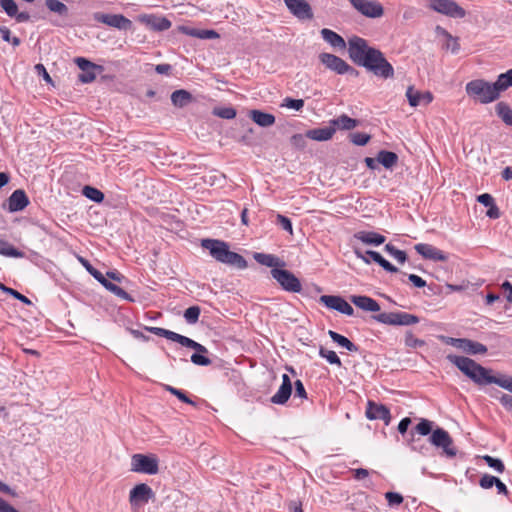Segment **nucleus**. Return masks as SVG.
I'll list each match as a JSON object with an SVG mask.
<instances>
[{"label":"nucleus","mask_w":512,"mask_h":512,"mask_svg":"<svg viewBox=\"0 0 512 512\" xmlns=\"http://www.w3.org/2000/svg\"><path fill=\"white\" fill-rule=\"evenodd\" d=\"M447 360L477 385H488L495 381L494 376L491 375V370L483 367L471 358L449 354L447 355Z\"/></svg>","instance_id":"nucleus-1"},{"label":"nucleus","mask_w":512,"mask_h":512,"mask_svg":"<svg viewBox=\"0 0 512 512\" xmlns=\"http://www.w3.org/2000/svg\"><path fill=\"white\" fill-rule=\"evenodd\" d=\"M414 431L422 436L431 434L429 438L430 443L437 448H441L446 457L453 458L457 455V449L453 446V439L449 433L440 427L432 430L431 421L421 419L415 426Z\"/></svg>","instance_id":"nucleus-2"},{"label":"nucleus","mask_w":512,"mask_h":512,"mask_svg":"<svg viewBox=\"0 0 512 512\" xmlns=\"http://www.w3.org/2000/svg\"><path fill=\"white\" fill-rule=\"evenodd\" d=\"M202 247L209 250L211 256L224 264L234 266L238 269H245L247 261L240 254L230 251L226 242L215 239H203Z\"/></svg>","instance_id":"nucleus-3"},{"label":"nucleus","mask_w":512,"mask_h":512,"mask_svg":"<svg viewBox=\"0 0 512 512\" xmlns=\"http://www.w3.org/2000/svg\"><path fill=\"white\" fill-rule=\"evenodd\" d=\"M465 90L468 96L482 104L491 103L499 97L495 83H490L482 79L468 82L465 86Z\"/></svg>","instance_id":"nucleus-4"},{"label":"nucleus","mask_w":512,"mask_h":512,"mask_svg":"<svg viewBox=\"0 0 512 512\" xmlns=\"http://www.w3.org/2000/svg\"><path fill=\"white\" fill-rule=\"evenodd\" d=\"M362 66L372 71L376 76L388 79L393 78L394 68L378 49H373L362 62Z\"/></svg>","instance_id":"nucleus-5"},{"label":"nucleus","mask_w":512,"mask_h":512,"mask_svg":"<svg viewBox=\"0 0 512 512\" xmlns=\"http://www.w3.org/2000/svg\"><path fill=\"white\" fill-rule=\"evenodd\" d=\"M146 329L157 336L164 337L173 342H177L184 347L194 349L195 351L198 352L208 353L207 348L202 344L194 341L191 338L178 334L174 331L160 327H146Z\"/></svg>","instance_id":"nucleus-6"},{"label":"nucleus","mask_w":512,"mask_h":512,"mask_svg":"<svg viewBox=\"0 0 512 512\" xmlns=\"http://www.w3.org/2000/svg\"><path fill=\"white\" fill-rule=\"evenodd\" d=\"M79 260L87 272L99 283H101L109 292L123 300L133 301V298L125 290L110 282L99 270L94 268L88 260L82 257L79 258Z\"/></svg>","instance_id":"nucleus-7"},{"label":"nucleus","mask_w":512,"mask_h":512,"mask_svg":"<svg viewBox=\"0 0 512 512\" xmlns=\"http://www.w3.org/2000/svg\"><path fill=\"white\" fill-rule=\"evenodd\" d=\"M381 324L392 326H410L420 322L418 316L407 312H383L373 316Z\"/></svg>","instance_id":"nucleus-8"},{"label":"nucleus","mask_w":512,"mask_h":512,"mask_svg":"<svg viewBox=\"0 0 512 512\" xmlns=\"http://www.w3.org/2000/svg\"><path fill=\"white\" fill-rule=\"evenodd\" d=\"M320 62L329 70L339 74H349L353 76L358 75V71L354 69L352 66H350L346 61H344L342 58L330 54V53H321L319 55Z\"/></svg>","instance_id":"nucleus-9"},{"label":"nucleus","mask_w":512,"mask_h":512,"mask_svg":"<svg viewBox=\"0 0 512 512\" xmlns=\"http://www.w3.org/2000/svg\"><path fill=\"white\" fill-rule=\"evenodd\" d=\"M272 277L279 283L283 290L292 293H300L302 285L300 280L289 270L273 268Z\"/></svg>","instance_id":"nucleus-10"},{"label":"nucleus","mask_w":512,"mask_h":512,"mask_svg":"<svg viewBox=\"0 0 512 512\" xmlns=\"http://www.w3.org/2000/svg\"><path fill=\"white\" fill-rule=\"evenodd\" d=\"M131 471L155 475L159 471L158 460L155 456L134 454L131 458Z\"/></svg>","instance_id":"nucleus-11"},{"label":"nucleus","mask_w":512,"mask_h":512,"mask_svg":"<svg viewBox=\"0 0 512 512\" xmlns=\"http://www.w3.org/2000/svg\"><path fill=\"white\" fill-rule=\"evenodd\" d=\"M443 340L446 344L470 355H482L487 352V347L484 344L467 338L443 337Z\"/></svg>","instance_id":"nucleus-12"},{"label":"nucleus","mask_w":512,"mask_h":512,"mask_svg":"<svg viewBox=\"0 0 512 512\" xmlns=\"http://www.w3.org/2000/svg\"><path fill=\"white\" fill-rule=\"evenodd\" d=\"M373 49V47L368 46L367 41L363 38L355 36L349 39V57L359 66H362V62Z\"/></svg>","instance_id":"nucleus-13"},{"label":"nucleus","mask_w":512,"mask_h":512,"mask_svg":"<svg viewBox=\"0 0 512 512\" xmlns=\"http://www.w3.org/2000/svg\"><path fill=\"white\" fill-rule=\"evenodd\" d=\"M352 7L368 18H379L384 14V8L377 0H349Z\"/></svg>","instance_id":"nucleus-14"},{"label":"nucleus","mask_w":512,"mask_h":512,"mask_svg":"<svg viewBox=\"0 0 512 512\" xmlns=\"http://www.w3.org/2000/svg\"><path fill=\"white\" fill-rule=\"evenodd\" d=\"M94 20L118 30L128 31L132 28V21L122 14H108L97 12L94 14Z\"/></svg>","instance_id":"nucleus-15"},{"label":"nucleus","mask_w":512,"mask_h":512,"mask_svg":"<svg viewBox=\"0 0 512 512\" xmlns=\"http://www.w3.org/2000/svg\"><path fill=\"white\" fill-rule=\"evenodd\" d=\"M430 7L438 13L454 18H463L466 15L465 10L453 0H430Z\"/></svg>","instance_id":"nucleus-16"},{"label":"nucleus","mask_w":512,"mask_h":512,"mask_svg":"<svg viewBox=\"0 0 512 512\" xmlns=\"http://www.w3.org/2000/svg\"><path fill=\"white\" fill-rule=\"evenodd\" d=\"M75 63L82 71L81 74H79L78 76L79 81L82 83L93 82L96 79L97 74L102 72L103 70L102 66L92 63L91 61L83 57L76 58Z\"/></svg>","instance_id":"nucleus-17"},{"label":"nucleus","mask_w":512,"mask_h":512,"mask_svg":"<svg viewBox=\"0 0 512 512\" xmlns=\"http://www.w3.org/2000/svg\"><path fill=\"white\" fill-rule=\"evenodd\" d=\"M154 496L155 494L149 485L140 483L130 490L129 502L132 507H140L147 504Z\"/></svg>","instance_id":"nucleus-18"},{"label":"nucleus","mask_w":512,"mask_h":512,"mask_svg":"<svg viewBox=\"0 0 512 512\" xmlns=\"http://www.w3.org/2000/svg\"><path fill=\"white\" fill-rule=\"evenodd\" d=\"M354 253L356 257L360 260H362L366 264H370L371 260L376 262L378 265H380L385 271L396 273L398 272L397 267L392 265L389 261H387L382 255L376 251L368 250L365 253H363L360 249L354 248Z\"/></svg>","instance_id":"nucleus-19"},{"label":"nucleus","mask_w":512,"mask_h":512,"mask_svg":"<svg viewBox=\"0 0 512 512\" xmlns=\"http://www.w3.org/2000/svg\"><path fill=\"white\" fill-rule=\"evenodd\" d=\"M320 302L327 308L336 310L347 316H352L354 314L353 307L341 296L322 295L320 297Z\"/></svg>","instance_id":"nucleus-20"},{"label":"nucleus","mask_w":512,"mask_h":512,"mask_svg":"<svg viewBox=\"0 0 512 512\" xmlns=\"http://www.w3.org/2000/svg\"><path fill=\"white\" fill-rule=\"evenodd\" d=\"M292 15L300 20H310L313 12L310 4L305 0H283Z\"/></svg>","instance_id":"nucleus-21"},{"label":"nucleus","mask_w":512,"mask_h":512,"mask_svg":"<svg viewBox=\"0 0 512 512\" xmlns=\"http://www.w3.org/2000/svg\"><path fill=\"white\" fill-rule=\"evenodd\" d=\"M365 414L369 420H383L385 425H389L391 420L390 410L385 405L371 400L367 403Z\"/></svg>","instance_id":"nucleus-22"},{"label":"nucleus","mask_w":512,"mask_h":512,"mask_svg":"<svg viewBox=\"0 0 512 512\" xmlns=\"http://www.w3.org/2000/svg\"><path fill=\"white\" fill-rule=\"evenodd\" d=\"M414 248L416 252L425 259L441 262H445L448 260V256L442 250L436 248L431 244L419 243L416 244Z\"/></svg>","instance_id":"nucleus-23"},{"label":"nucleus","mask_w":512,"mask_h":512,"mask_svg":"<svg viewBox=\"0 0 512 512\" xmlns=\"http://www.w3.org/2000/svg\"><path fill=\"white\" fill-rule=\"evenodd\" d=\"M292 393V383L287 374L282 375V384L277 392L271 397V402L277 405H284L290 398Z\"/></svg>","instance_id":"nucleus-24"},{"label":"nucleus","mask_w":512,"mask_h":512,"mask_svg":"<svg viewBox=\"0 0 512 512\" xmlns=\"http://www.w3.org/2000/svg\"><path fill=\"white\" fill-rule=\"evenodd\" d=\"M406 97L408 99L409 105L412 107H417L420 104L428 105L433 101V95L431 92H420L416 90L413 86H409L407 88Z\"/></svg>","instance_id":"nucleus-25"},{"label":"nucleus","mask_w":512,"mask_h":512,"mask_svg":"<svg viewBox=\"0 0 512 512\" xmlns=\"http://www.w3.org/2000/svg\"><path fill=\"white\" fill-rule=\"evenodd\" d=\"M0 6L9 17L14 18L18 23H24L30 19L28 12H19L18 5L14 0H0Z\"/></svg>","instance_id":"nucleus-26"},{"label":"nucleus","mask_w":512,"mask_h":512,"mask_svg":"<svg viewBox=\"0 0 512 512\" xmlns=\"http://www.w3.org/2000/svg\"><path fill=\"white\" fill-rule=\"evenodd\" d=\"M29 204V199L22 189L15 190L8 198L9 212H18L24 210Z\"/></svg>","instance_id":"nucleus-27"},{"label":"nucleus","mask_w":512,"mask_h":512,"mask_svg":"<svg viewBox=\"0 0 512 512\" xmlns=\"http://www.w3.org/2000/svg\"><path fill=\"white\" fill-rule=\"evenodd\" d=\"M350 300L355 306L364 311L377 312L380 310L379 303L371 297L353 295L351 296Z\"/></svg>","instance_id":"nucleus-28"},{"label":"nucleus","mask_w":512,"mask_h":512,"mask_svg":"<svg viewBox=\"0 0 512 512\" xmlns=\"http://www.w3.org/2000/svg\"><path fill=\"white\" fill-rule=\"evenodd\" d=\"M355 239L367 245L379 246L385 242V237L373 231H359L354 234Z\"/></svg>","instance_id":"nucleus-29"},{"label":"nucleus","mask_w":512,"mask_h":512,"mask_svg":"<svg viewBox=\"0 0 512 512\" xmlns=\"http://www.w3.org/2000/svg\"><path fill=\"white\" fill-rule=\"evenodd\" d=\"M321 37L325 42H327L330 46L335 49H344L346 47V42L342 36L337 34L331 29L323 28L320 31Z\"/></svg>","instance_id":"nucleus-30"},{"label":"nucleus","mask_w":512,"mask_h":512,"mask_svg":"<svg viewBox=\"0 0 512 512\" xmlns=\"http://www.w3.org/2000/svg\"><path fill=\"white\" fill-rule=\"evenodd\" d=\"M250 118L261 127H269L275 123V116L260 110H251Z\"/></svg>","instance_id":"nucleus-31"},{"label":"nucleus","mask_w":512,"mask_h":512,"mask_svg":"<svg viewBox=\"0 0 512 512\" xmlns=\"http://www.w3.org/2000/svg\"><path fill=\"white\" fill-rule=\"evenodd\" d=\"M335 131V127L311 129L307 131V137L316 141H327L333 137Z\"/></svg>","instance_id":"nucleus-32"},{"label":"nucleus","mask_w":512,"mask_h":512,"mask_svg":"<svg viewBox=\"0 0 512 512\" xmlns=\"http://www.w3.org/2000/svg\"><path fill=\"white\" fill-rule=\"evenodd\" d=\"M328 335L332 339L333 342H335L337 345L347 349L350 352H358L359 347L355 345L352 341H350L347 337L333 331L329 330Z\"/></svg>","instance_id":"nucleus-33"},{"label":"nucleus","mask_w":512,"mask_h":512,"mask_svg":"<svg viewBox=\"0 0 512 512\" xmlns=\"http://www.w3.org/2000/svg\"><path fill=\"white\" fill-rule=\"evenodd\" d=\"M192 101L190 92L184 89L176 90L171 94V102L174 106L182 108Z\"/></svg>","instance_id":"nucleus-34"},{"label":"nucleus","mask_w":512,"mask_h":512,"mask_svg":"<svg viewBox=\"0 0 512 512\" xmlns=\"http://www.w3.org/2000/svg\"><path fill=\"white\" fill-rule=\"evenodd\" d=\"M332 125L341 130H352L358 126L359 122L346 114H342L339 117L331 121Z\"/></svg>","instance_id":"nucleus-35"},{"label":"nucleus","mask_w":512,"mask_h":512,"mask_svg":"<svg viewBox=\"0 0 512 512\" xmlns=\"http://www.w3.org/2000/svg\"><path fill=\"white\" fill-rule=\"evenodd\" d=\"M253 258L256 260L257 263L266 267H271L272 269L276 268L280 264H284L283 262H280L278 257L272 254L256 252L254 253Z\"/></svg>","instance_id":"nucleus-36"},{"label":"nucleus","mask_w":512,"mask_h":512,"mask_svg":"<svg viewBox=\"0 0 512 512\" xmlns=\"http://www.w3.org/2000/svg\"><path fill=\"white\" fill-rule=\"evenodd\" d=\"M146 23L155 31H165L171 27V21L166 17L149 16L146 19Z\"/></svg>","instance_id":"nucleus-37"},{"label":"nucleus","mask_w":512,"mask_h":512,"mask_svg":"<svg viewBox=\"0 0 512 512\" xmlns=\"http://www.w3.org/2000/svg\"><path fill=\"white\" fill-rule=\"evenodd\" d=\"M377 161L386 169H391L398 162L396 153L386 150H381L377 154Z\"/></svg>","instance_id":"nucleus-38"},{"label":"nucleus","mask_w":512,"mask_h":512,"mask_svg":"<svg viewBox=\"0 0 512 512\" xmlns=\"http://www.w3.org/2000/svg\"><path fill=\"white\" fill-rule=\"evenodd\" d=\"M497 116L509 126H512V109L506 102H499L495 106Z\"/></svg>","instance_id":"nucleus-39"},{"label":"nucleus","mask_w":512,"mask_h":512,"mask_svg":"<svg viewBox=\"0 0 512 512\" xmlns=\"http://www.w3.org/2000/svg\"><path fill=\"white\" fill-rule=\"evenodd\" d=\"M494 83L499 95L502 91L512 87V69L500 74Z\"/></svg>","instance_id":"nucleus-40"},{"label":"nucleus","mask_w":512,"mask_h":512,"mask_svg":"<svg viewBox=\"0 0 512 512\" xmlns=\"http://www.w3.org/2000/svg\"><path fill=\"white\" fill-rule=\"evenodd\" d=\"M0 255L13 257V258H22L24 257V253L10 243L4 240H0Z\"/></svg>","instance_id":"nucleus-41"},{"label":"nucleus","mask_w":512,"mask_h":512,"mask_svg":"<svg viewBox=\"0 0 512 512\" xmlns=\"http://www.w3.org/2000/svg\"><path fill=\"white\" fill-rule=\"evenodd\" d=\"M82 194L89 200L96 203H101L104 200L103 192L92 186H84L82 189Z\"/></svg>","instance_id":"nucleus-42"},{"label":"nucleus","mask_w":512,"mask_h":512,"mask_svg":"<svg viewBox=\"0 0 512 512\" xmlns=\"http://www.w3.org/2000/svg\"><path fill=\"white\" fill-rule=\"evenodd\" d=\"M45 5L51 12L60 16L68 15V7L59 0H46Z\"/></svg>","instance_id":"nucleus-43"},{"label":"nucleus","mask_w":512,"mask_h":512,"mask_svg":"<svg viewBox=\"0 0 512 512\" xmlns=\"http://www.w3.org/2000/svg\"><path fill=\"white\" fill-rule=\"evenodd\" d=\"M166 391L170 392L172 395L176 396L180 401L187 403L189 405L195 406L196 403L191 400L184 391L177 389L171 385H164Z\"/></svg>","instance_id":"nucleus-44"},{"label":"nucleus","mask_w":512,"mask_h":512,"mask_svg":"<svg viewBox=\"0 0 512 512\" xmlns=\"http://www.w3.org/2000/svg\"><path fill=\"white\" fill-rule=\"evenodd\" d=\"M201 309L199 306H191L184 312V319L188 324H195L199 320Z\"/></svg>","instance_id":"nucleus-45"},{"label":"nucleus","mask_w":512,"mask_h":512,"mask_svg":"<svg viewBox=\"0 0 512 512\" xmlns=\"http://www.w3.org/2000/svg\"><path fill=\"white\" fill-rule=\"evenodd\" d=\"M319 355H320V357L326 359V361L330 364L337 365L339 367L342 365L340 358L332 350H328V349L321 347L319 350Z\"/></svg>","instance_id":"nucleus-46"},{"label":"nucleus","mask_w":512,"mask_h":512,"mask_svg":"<svg viewBox=\"0 0 512 512\" xmlns=\"http://www.w3.org/2000/svg\"><path fill=\"white\" fill-rule=\"evenodd\" d=\"M385 251L392 256L394 259H396L399 263H404L407 260V255L404 251L397 249L392 244H386L385 245Z\"/></svg>","instance_id":"nucleus-47"},{"label":"nucleus","mask_w":512,"mask_h":512,"mask_svg":"<svg viewBox=\"0 0 512 512\" xmlns=\"http://www.w3.org/2000/svg\"><path fill=\"white\" fill-rule=\"evenodd\" d=\"M0 290H2L3 292L13 296L15 299L21 301L22 303L26 304V305H31L32 302L31 300L26 297L25 295L19 293L17 290H14L12 288H9V287H6L4 284L0 283Z\"/></svg>","instance_id":"nucleus-48"},{"label":"nucleus","mask_w":512,"mask_h":512,"mask_svg":"<svg viewBox=\"0 0 512 512\" xmlns=\"http://www.w3.org/2000/svg\"><path fill=\"white\" fill-rule=\"evenodd\" d=\"M0 34L3 41L11 43L14 47L19 46L21 43L18 37L11 36V31L6 26H0Z\"/></svg>","instance_id":"nucleus-49"},{"label":"nucleus","mask_w":512,"mask_h":512,"mask_svg":"<svg viewBox=\"0 0 512 512\" xmlns=\"http://www.w3.org/2000/svg\"><path fill=\"white\" fill-rule=\"evenodd\" d=\"M404 342L409 348H418L425 345L424 340L415 337V335L410 331L406 332Z\"/></svg>","instance_id":"nucleus-50"},{"label":"nucleus","mask_w":512,"mask_h":512,"mask_svg":"<svg viewBox=\"0 0 512 512\" xmlns=\"http://www.w3.org/2000/svg\"><path fill=\"white\" fill-rule=\"evenodd\" d=\"M483 459H484V461L486 462V464L490 468H493L498 473H503L504 472L505 466H504L503 462L500 459L494 458V457L489 456V455H485L483 457Z\"/></svg>","instance_id":"nucleus-51"},{"label":"nucleus","mask_w":512,"mask_h":512,"mask_svg":"<svg viewBox=\"0 0 512 512\" xmlns=\"http://www.w3.org/2000/svg\"><path fill=\"white\" fill-rule=\"evenodd\" d=\"M213 113L222 119H233L236 117V110L233 107L215 108Z\"/></svg>","instance_id":"nucleus-52"},{"label":"nucleus","mask_w":512,"mask_h":512,"mask_svg":"<svg viewBox=\"0 0 512 512\" xmlns=\"http://www.w3.org/2000/svg\"><path fill=\"white\" fill-rule=\"evenodd\" d=\"M206 353L196 351L191 355V362L199 366H208L211 364V360L205 356Z\"/></svg>","instance_id":"nucleus-53"},{"label":"nucleus","mask_w":512,"mask_h":512,"mask_svg":"<svg viewBox=\"0 0 512 512\" xmlns=\"http://www.w3.org/2000/svg\"><path fill=\"white\" fill-rule=\"evenodd\" d=\"M370 140V135L362 132H356L351 134V142L357 146H364Z\"/></svg>","instance_id":"nucleus-54"},{"label":"nucleus","mask_w":512,"mask_h":512,"mask_svg":"<svg viewBox=\"0 0 512 512\" xmlns=\"http://www.w3.org/2000/svg\"><path fill=\"white\" fill-rule=\"evenodd\" d=\"M307 134L306 135H303V134H294L291 138H290V143L292 146H294L295 148L297 149H304L306 147V144H307Z\"/></svg>","instance_id":"nucleus-55"},{"label":"nucleus","mask_w":512,"mask_h":512,"mask_svg":"<svg viewBox=\"0 0 512 512\" xmlns=\"http://www.w3.org/2000/svg\"><path fill=\"white\" fill-rule=\"evenodd\" d=\"M494 380L492 384H496L499 387L506 389L510 393H512V377H496L494 376Z\"/></svg>","instance_id":"nucleus-56"},{"label":"nucleus","mask_w":512,"mask_h":512,"mask_svg":"<svg viewBox=\"0 0 512 512\" xmlns=\"http://www.w3.org/2000/svg\"><path fill=\"white\" fill-rule=\"evenodd\" d=\"M282 106L299 111L304 106V100L292 99L287 97L284 99V103L282 104Z\"/></svg>","instance_id":"nucleus-57"},{"label":"nucleus","mask_w":512,"mask_h":512,"mask_svg":"<svg viewBox=\"0 0 512 512\" xmlns=\"http://www.w3.org/2000/svg\"><path fill=\"white\" fill-rule=\"evenodd\" d=\"M277 223L282 227L283 230L289 232L290 234L293 233L292 222L288 217L278 214Z\"/></svg>","instance_id":"nucleus-58"},{"label":"nucleus","mask_w":512,"mask_h":512,"mask_svg":"<svg viewBox=\"0 0 512 512\" xmlns=\"http://www.w3.org/2000/svg\"><path fill=\"white\" fill-rule=\"evenodd\" d=\"M385 498L390 506H396L403 502L402 495L396 492H387Z\"/></svg>","instance_id":"nucleus-59"},{"label":"nucleus","mask_w":512,"mask_h":512,"mask_svg":"<svg viewBox=\"0 0 512 512\" xmlns=\"http://www.w3.org/2000/svg\"><path fill=\"white\" fill-rule=\"evenodd\" d=\"M497 481V477L485 474L481 477L479 484L484 489H489L494 486Z\"/></svg>","instance_id":"nucleus-60"},{"label":"nucleus","mask_w":512,"mask_h":512,"mask_svg":"<svg viewBox=\"0 0 512 512\" xmlns=\"http://www.w3.org/2000/svg\"><path fill=\"white\" fill-rule=\"evenodd\" d=\"M295 396L301 399H307V393L301 380H296L295 383Z\"/></svg>","instance_id":"nucleus-61"},{"label":"nucleus","mask_w":512,"mask_h":512,"mask_svg":"<svg viewBox=\"0 0 512 512\" xmlns=\"http://www.w3.org/2000/svg\"><path fill=\"white\" fill-rule=\"evenodd\" d=\"M219 34L215 30L200 29V33L197 34L199 39H216Z\"/></svg>","instance_id":"nucleus-62"},{"label":"nucleus","mask_w":512,"mask_h":512,"mask_svg":"<svg viewBox=\"0 0 512 512\" xmlns=\"http://www.w3.org/2000/svg\"><path fill=\"white\" fill-rule=\"evenodd\" d=\"M498 400L505 409L512 410V395L502 393Z\"/></svg>","instance_id":"nucleus-63"},{"label":"nucleus","mask_w":512,"mask_h":512,"mask_svg":"<svg viewBox=\"0 0 512 512\" xmlns=\"http://www.w3.org/2000/svg\"><path fill=\"white\" fill-rule=\"evenodd\" d=\"M410 449L412 451L420 453L423 456H426L429 451L428 446L424 443H420V441L417 444L410 443Z\"/></svg>","instance_id":"nucleus-64"}]
</instances>
